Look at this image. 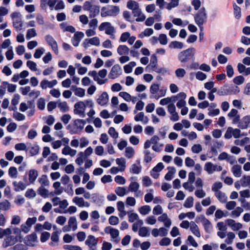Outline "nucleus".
Returning a JSON list of instances; mask_svg holds the SVG:
<instances>
[{
	"label": "nucleus",
	"mask_w": 250,
	"mask_h": 250,
	"mask_svg": "<svg viewBox=\"0 0 250 250\" xmlns=\"http://www.w3.org/2000/svg\"><path fill=\"white\" fill-rule=\"evenodd\" d=\"M201 221L204 226L206 231L207 232H210L212 228L211 222L204 216L202 218Z\"/></svg>",
	"instance_id": "28"
},
{
	"label": "nucleus",
	"mask_w": 250,
	"mask_h": 250,
	"mask_svg": "<svg viewBox=\"0 0 250 250\" xmlns=\"http://www.w3.org/2000/svg\"><path fill=\"white\" fill-rule=\"evenodd\" d=\"M61 181L63 185L67 186V188L64 189V192L68 195L72 196L74 194L73 184L69 177L67 175H64L62 177Z\"/></svg>",
	"instance_id": "7"
},
{
	"label": "nucleus",
	"mask_w": 250,
	"mask_h": 250,
	"mask_svg": "<svg viewBox=\"0 0 250 250\" xmlns=\"http://www.w3.org/2000/svg\"><path fill=\"white\" fill-rule=\"evenodd\" d=\"M120 8L117 6L107 5L101 10V16H116L119 14Z\"/></svg>",
	"instance_id": "3"
},
{
	"label": "nucleus",
	"mask_w": 250,
	"mask_h": 250,
	"mask_svg": "<svg viewBox=\"0 0 250 250\" xmlns=\"http://www.w3.org/2000/svg\"><path fill=\"white\" fill-rule=\"evenodd\" d=\"M86 105L83 101L76 103L74 106V113L82 118L85 117V110Z\"/></svg>",
	"instance_id": "8"
},
{
	"label": "nucleus",
	"mask_w": 250,
	"mask_h": 250,
	"mask_svg": "<svg viewBox=\"0 0 250 250\" xmlns=\"http://www.w3.org/2000/svg\"><path fill=\"white\" fill-rule=\"evenodd\" d=\"M150 210L151 207L148 205L142 206L138 209L139 213L143 215H146L148 214Z\"/></svg>",
	"instance_id": "47"
},
{
	"label": "nucleus",
	"mask_w": 250,
	"mask_h": 250,
	"mask_svg": "<svg viewBox=\"0 0 250 250\" xmlns=\"http://www.w3.org/2000/svg\"><path fill=\"white\" fill-rule=\"evenodd\" d=\"M134 120L136 122H142L144 124H146L148 121V118L145 116L143 112L138 113L134 117Z\"/></svg>",
	"instance_id": "29"
},
{
	"label": "nucleus",
	"mask_w": 250,
	"mask_h": 250,
	"mask_svg": "<svg viewBox=\"0 0 250 250\" xmlns=\"http://www.w3.org/2000/svg\"><path fill=\"white\" fill-rule=\"evenodd\" d=\"M250 141V139L249 137H245L242 140H235L234 143L237 146H243L245 144L249 143Z\"/></svg>",
	"instance_id": "60"
},
{
	"label": "nucleus",
	"mask_w": 250,
	"mask_h": 250,
	"mask_svg": "<svg viewBox=\"0 0 250 250\" xmlns=\"http://www.w3.org/2000/svg\"><path fill=\"white\" fill-rule=\"evenodd\" d=\"M232 136L234 138H239L242 136H244L246 135L245 133H242L241 130L238 128H232Z\"/></svg>",
	"instance_id": "55"
},
{
	"label": "nucleus",
	"mask_w": 250,
	"mask_h": 250,
	"mask_svg": "<svg viewBox=\"0 0 250 250\" xmlns=\"http://www.w3.org/2000/svg\"><path fill=\"white\" fill-rule=\"evenodd\" d=\"M99 29L100 31L104 30L105 33L110 35L112 39H115V36L114 35L115 28L110 23L108 22H103L99 26Z\"/></svg>",
	"instance_id": "6"
},
{
	"label": "nucleus",
	"mask_w": 250,
	"mask_h": 250,
	"mask_svg": "<svg viewBox=\"0 0 250 250\" xmlns=\"http://www.w3.org/2000/svg\"><path fill=\"white\" fill-rule=\"evenodd\" d=\"M233 175L236 177H240L242 174L241 166L238 165H234L231 168Z\"/></svg>",
	"instance_id": "35"
},
{
	"label": "nucleus",
	"mask_w": 250,
	"mask_h": 250,
	"mask_svg": "<svg viewBox=\"0 0 250 250\" xmlns=\"http://www.w3.org/2000/svg\"><path fill=\"white\" fill-rule=\"evenodd\" d=\"M77 229V221L75 217L71 216L69 218L68 221V225L64 226L62 228V231L63 232H67L70 231L71 229L75 231Z\"/></svg>",
	"instance_id": "12"
},
{
	"label": "nucleus",
	"mask_w": 250,
	"mask_h": 250,
	"mask_svg": "<svg viewBox=\"0 0 250 250\" xmlns=\"http://www.w3.org/2000/svg\"><path fill=\"white\" fill-rule=\"evenodd\" d=\"M171 1L169 3L167 4L166 8L168 10H170L172 8L177 7L179 4V0H170Z\"/></svg>",
	"instance_id": "62"
},
{
	"label": "nucleus",
	"mask_w": 250,
	"mask_h": 250,
	"mask_svg": "<svg viewBox=\"0 0 250 250\" xmlns=\"http://www.w3.org/2000/svg\"><path fill=\"white\" fill-rule=\"evenodd\" d=\"M84 33L82 32H77L72 39V42L74 46H78L81 40L84 37Z\"/></svg>",
	"instance_id": "23"
},
{
	"label": "nucleus",
	"mask_w": 250,
	"mask_h": 250,
	"mask_svg": "<svg viewBox=\"0 0 250 250\" xmlns=\"http://www.w3.org/2000/svg\"><path fill=\"white\" fill-rule=\"evenodd\" d=\"M85 243L89 248V250H97L98 239L95 236L90 235L87 237Z\"/></svg>",
	"instance_id": "16"
},
{
	"label": "nucleus",
	"mask_w": 250,
	"mask_h": 250,
	"mask_svg": "<svg viewBox=\"0 0 250 250\" xmlns=\"http://www.w3.org/2000/svg\"><path fill=\"white\" fill-rule=\"evenodd\" d=\"M119 55H127L129 54V49L125 45H119L117 50Z\"/></svg>",
	"instance_id": "33"
},
{
	"label": "nucleus",
	"mask_w": 250,
	"mask_h": 250,
	"mask_svg": "<svg viewBox=\"0 0 250 250\" xmlns=\"http://www.w3.org/2000/svg\"><path fill=\"white\" fill-rule=\"evenodd\" d=\"M45 40L48 44L51 47L52 50L54 51L55 54H58L59 51L58 44L54 38L50 35H47L45 37Z\"/></svg>",
	"instance_id": "21"
},
{
	"label": "nucleus",
	"mask_w": 250,
	"mask_h": 250,
	"mask_svg": "<svg viewBox=\"0 0 250 250\" xmlns=\"http://www.w3.org/2000/svg\"><path fill=\"white\" fill-rule=\"evenodd\" d=\"M38 172L35 169H31L28 171V180L31 184H34L38 176Z\"/></svg>",
	"instance_id": "26"
},
{
	"label": "nucleus",
	"mask_w": 250,
	"mask_h": 250,
	"mask_svg": "<svg viewBox=\"0 0 250 250\" xmlns=\"http://www.w3.org/2000/svg\"><path fill=\"white\" fill-rule=\"evenodd\" d=\"M223 187V184L220 182H216L214 183L211 187V190L214 192V193L220 191L219 190Z\"/></svg>",
	"instance_id": "53"
},
{
	"label": "nucleus",
	"mask_w": 250,
	"mask_h": 250,
	"mask_svg": "<svg viewBox=\"0 0 250 250\" xmlns=\"http://www.w3.org/2000/svg\"><path fill=\"white\" fill-rule=\"evenodd\" d=\"M215 197L218 201L222 203H225L228 200V197L226 194L222 191L214 193Z\"/></svg>",
	"instance_id": "32"
},
{
	"label": "nucleus",
	"mask_w": 250,
	"mask_h": 250,
	"mask_svg": "<svg viewBox=\"0 0 250 250\" xmlns=\"http://www.w3.org/2000/svg\"><path fill=\"white\" fill-rule=\"evenodd\" d=\"M84 10L90 11L91 12H93L94 15L98 14L100 12V7L97 5H93L91 2L86 1L83 5Z\"/></svg>",
	"instance_id": "17"
},
{
	"label": "nucleus",
	"mask_w": 250,
	"mask_h": 250,
	"mask_svg": "<svg viewBox=\"0 0 250 250\" xmlns=\"http://www.w3.org/2000/svg\"><path fill=\"white\" fill-rule=\"evenodd\" d=\"M171 49H181L183 48V43L178 41H173L170 43L168 45Z\"/></svg>",
	"instance_id": "45"
},
{
	"label": "nucleus",
	"mask_w": 250,
	"mask_h": 250,
	"mask_svg": "<svg viewBox=\"0 0 250 250\" xmlns=\"http://www.w3.org/2000/svg\"><path fill=\"white\" fill-rule=\"evenodd\" d=\"M20 235L21 233L7 235L3 240L2 246L4 248H7L14 245L18 241L19 239L21 238Z\"/></svg>",
	"instance_id": "5"
},
{
	"label": "nucleus",
	"mask_w": 250,
	"mask_h": 250,
	"mask_svg": "<svg viewBox=\"0 0 250 250\" xmlns=\"http://www.w3.org/2000/svg\"><path fill=\"white\" fill-rule=\"evenodd\" d=\"M115 192L120 197H123L126 194V188L125 187H118L116 188Z\"/></svg>",
	"instance_id": "56"
},
{
	"label": "nucleus",
	"mask_w": 250,
	"mask_h": 250,
	"mask_svg": "<svg viewBox=\"0 0 250 250\" xmlns=\"http://www.w3.org/2000/svg\"><path fill=\"white\" fill-rule=\"evenodd\" d=\"M21 233V230L17 227H11L5 229L0 228V238L9 234H18Z\"/></svg>",
	"instance_id": "10"
},
{
	"label": "nucleus",
	"mask_w": 250,
	"mask_h": 250,
	"mask_svg": "<svg viewBox=\"0 0 250 250\" xmlns=\"http://www.w3.org/2000/svg\"><path fill=\"white\" fill-rule=\"evenodd\" d=\"M227 238L225 242L228 245H231L233 242V240L235 237V234L231 231L228 232L226 235Z\"/></svg>",
	"instance_id": "42"
},
{
	"label": "nucleus",
	"mask_w": 250,
	"mask_h": 250,
	"mask_svg": "<svg viewBox=\"0 0 250 250\" xmlns=\"http://www.w3.org/2000/svg\"><path fill=\"white\" fill-rule=\"evenodd\" d=\"M118 210L119 211V216L121 218H123L126 214V212L125 210V205L123 202L118 201L117 203Z\"/></svg>",
	"instance_id": "30"
},
{
	"label": "nucleus",
	"mask_w": 250,
	"mask_h": 250,
	"mask_svg": "<svg viewBox=\"0 0 250 250\" xmlns=\"http://www.w3.org/2000/svg\"><path fill=\"white\" fill-rule=\"evenodd\" d=\"M147 71H154L157 72H160V69L157 67V59L155 55H152L151 57L149 64L146 67Z\"/></svg>",
	"instance_id": "15"
},
{
	"label": "nucleus",
	"mask_w": 250,
	"mask_h": 250,
	"mask_svg": "<svg viewBox=\"0 0 250 250\" xmlns=\"http://www.w3.org/2000/svg\"><path fill=\"white\" fill-rule=\"evenodd\" d=\"M38 181L40 184L41 186L47 187L49 185V180L46 175H42L38 178Z\"/></svg>",
	"instance_id": "37"
},
{
	"label": "nucleus",
	"mask_w": 250,
	"mask_h": 250,
	"mask_svg": "<svg viewBox=\"0 0 250 250\" xmlns=\"http://www.w3.org/2000/svg\"><path fill=\"white\" fill-rule=\"evenodd\" d=\"M135 153L134 149L130 146L126 147L125 150V156L127 158H131Z\"/></svg>",
	"instance_id": "52"
},
{
	"label": "nucleus",
	"mask_w": 250,
	"mask_h": 250,
	"mask_svg": "<svg viewBox=\"0 0 250 250\" xmlns=\"http://www.w3.org/2000/svg\"><path fill=\"white\" fill-rule=\"evenodd\" d=\"M136 65L135 62H131L128 64L124 66L125 72L126 74L130 73L132 71L133 68Z\"/></svg>",
	"instance_id": "44"
},
{
	"label": "nucleus",
	"mask_w": 250,
	"mask_h": 250,
	"mask_svg": "<svg viewBox=\"0 0 250 250\" xmlns=\"http://www.w3.org/2000/svg\"><path fill=\"white\" fill-rule=\"evenodd\" d=\"M167 89L163 87L160 89L159 85L157 83H153L150 87V92L156 100L166 95Z\"/></svg>",
	"instance_id": "1"
},
{
	"label": "nucleus",
	"mask_w": 250,
	"mask_h": 250,
	"mask_svg": "<svg viewBox=\"0 0 250 250\" xmlns=\"http://www.w3.org/2000/svg\"><path fill=\"white\" fill-rule=\"evenodd\" d=\"M85 158L86 157L83 155V152H80L78 154L75 162L78 166H81L83 164V161Z\"/></svg>",
	"instance_id": "59"
},
{
	"label": "nucleus",
	"mask_w": 250,
	"mask_h": 250,
	"mask_svg": "<svg viewBox=\"0 0 250 250\" xmlns=\"http://www.w3.org/2000/svg\"><path fill=\"white\" fill-rule=\"evenodd\" d=\"M11 208V204L7 200L0 202V208L3 210H7Z\"/></svg>",
	"instance_id": "63"
},
{
	"label": "nucleus",
	"mask_w": 250,
	"mask_h": 250,
	"mask_svg": "<svg viewBox=\"0 0 250 250\" xmlns=\"http://www.w3.org/2000/svg\"><path fill=\"white\" fill-rule=\"evenodd\" d=\"M226 224L233 231H237L243 228V225L239 222H236L232 219H228L226 220Z\"/></svg>",
	"instance_id": "19"
},
{
	"label": "nucleus",
	"mask_w": 250,
	"mask_h": 250,
	"mask_svg": "<svg viewBox=\"0 0 250 250\" xmlns=\"http://www.w3.org/2000/svg\"><path fill=\"white\" fill-rule=\"evenodd\" d=\"M243 212V209L242 208L238 207H236L235 209L233 210L230 212V216L233 218L239 217L241 214Z\"/></svg>",
	"instance_id": "41"
},
{
	"label": "nucleus",
	"mask_w": 250,
	"mask_h": 250,
	"mask_svg": "<svg viewBox=\"0 0 250 250\" xmlns=\"http://www.w3.org/2000/svg\"><path fill=\"white\" fill-rule=\"evenodd\" d=\"M104 231L105 233L110 234L111 241L112 242L118 243L120 241V232L118 229L110 226H107L104 228Z\"/></svg>",
	"instance_id": "4"
},
{
	"label": "nucleus",
	"mask_w": 250,
	"mask_h": 250,
	"mask_svg": "<svg viewBox=\"0 0 250 250\" xmlns=\"http://www.w3.org/2000/svg\"><path fill=\"white\" fill-rule=\"evenodd\" d=\"M88 75L91 76L93 78L95 82H97L98 84L100 85L104 84L106 83L107 81V79H102L99 78V76H98V73L96 71H91L88 72Z\"/></svg>",
	"instance_id": "24"
},
{
	"label": "nucleus",
	"mask_w": 250,
	"mask_h": 250,
	"mask_svg": "<svg viewBox=\"0 0 250 250\" xmlns=\"http://www.w3.org/2000/svg\"><path fill=\"white\" fill-rule=\"evenodd\" d=\"M73 91L76 96L80 98L83 97L85 94V89L81 87H75Z\"/></svg>",
	"instance_id": "49"
},
{
	"label": "nucleus",
	"mask_w": 250,
	"mask_h": 250,
	"mask_svg": "<svg viewBox=\"0 0 250 250\" xmlns=\"http://www.w3.org/2000/svg\"><path fill=\"white\" fill-rule=\"evenodd\" d=\"M58 83V81L56 80H54L51 81H49L46 79H43L40 83L41 87L43 89H45L47 88H51L53 87L54 86L57 85Z\"/></svg>",
	"instance_id": "22"
},
{
	"label": "nucleus",
	"mask_w": 250,
	"mask_h": 250,
	"mask_svg": "<svg viewBox=\"0 0 250 250\" xmlns=\"http://www.w3.org/2000/svg\"><path fill=\"white\" fill-rule=\"evenodd\" d=\"M148 191L149 192L146 193L145 195L144 200L146 203L150 202L154 198V196L153 195L154 190L153 189H150L148 190Z\"/></svg>",
	"instance_id": "54"
},
{
	"label": "nucleus",
	"mask_w": 250,
	"mask_h": 250,
	"mask_svg": "<svg viewBox=\"0 0 250 250\" xmlns=\"http://www.w3.org/2000/svg\"><path fill=\"white\" fill-rule=\"evenodd\" d=\"M45 52V50L43 47H39L36 49L34 54V57L36 59H40Z\"/></svg>",
	"instance_id": "61"
},
{
	"label": "nucleus",
	"mask_w": 250,
	"mask_h": 250,
	"mask_svg": "<svg viewBox=\"0 0 250 250\" xmlns=\"http://www.w3.org/2000/svg\"><path fill=\"white\" fill-rule=\"evenodd\" d=\"M167 169L168 171L165 175V179L167 181H170L173 178V175L175 173L176 170L175 168L173 167H167Z\"/></svg>",
	"instance_id": "34"
},
{
	"label": "nucleus",
	"mask_w": 250,
	"mask_h": 250,
	"mask_svg": "<svg viewBox=\"0 0 250 250\" xmlns=\"http://www.w3.org/2000/svg\"><path fill=\"white\" fill-rule=\"evenodd\" d=\"M241 186L244 188L250 187V176L244 175L240 180Z\"/></svg>",
	"instance_id": "38"
},
{
	"label": "nucleus",
	"mask_w": 250,
	"mask_h": 250,
	"mask_svg": "<svg viewBox=\"0 0 250 250\" xmlns=\"http://www.w3.org/2000/svg\"><path fill=\"white\" fill-rule=\"evenodd\" d=\"M194 55V48H189L180 52L178 54V59L181 63H186L190 58L193 57Z\"/></svg>",
	"instance_id": "2"
},
{
	"label": "nucleus",
	"mask_w": 250,
	"mask_h": 250,
	"mask_svg": "<svg viewBox=\"0 0 250 250\" xmlns=\"http://www.w3.org/2000/svg\"><path fill=\"white\" fill-rule=\"evenodd\" d=\"M239 126L242 129H246L250 127V115H247L243 117Z\"/></svg>",
	"instance_id": "25"
},
{
	"label": "nucleus",
	"mask_w": 250,
	"mask_h": 250,
	"mask_svg": "<svg viewBox=\"0 0 250 250\" xmlns=\"http://www.w3.org/2000/svg\"><path fill=\"white\" fill-rule=\"evenodd\" d=\"M72 202L79 208H89L90 206L89 203L84 201L83 197L79 196L74 197L72 199Z\"/></svg>",
	"instance_id": "18"
},
{
	"label": "nucleus",
	"mask_w": 250,
	"mask_h": 250,
	"mask_svg": "<svg viewBox=\"0 0 250 250\" xmlns=\"http://www.w3.org/2000/svg\"><path fill=\"white\" fill-rule=\"evenodd\" d=\"M140 187V186L139 183L135 181H132L128 186V191L133 192L136 197H139L142 195V192L139 190Z\"/></svg>",
	"instance_id": "13"
},
{
	"label": "nucleus",
	"mask_w": 250,
	"mask_h": 250,
	"mask_svg": "<svg viewBox=\"0 0 250 250\" xmlns=\"http://www.w3.org/2000/svg\"><path fill=\"white\" fill-rule=\"evenodd\" d=\"M228 115L230 118H234L233 121V123H236L239 120L240 116L238 115V111L235 109H231Z\"/></svg>",
	"instance_id": "39"
},
{
	"label": "nucleus",
	"mask_w": 250,
	"mask_h": 250,
	"mask_svg": "<svg viewBox=\"0 0 250 250\" xmlns=\"http://www.w3.org/2000/svg\"><path fill=\"white\" fill-rule=\"evenodd\" d=\"M186 74V71L182 68H179L175 71V76L178 79L183 78Z\"/></svg>",
	"instance_id": "50"
},
{
	"label": "nucleus",
	"mask_w": 250,
	"mask_h": 250,
	"mask_svg": "<svg viewBox=\"0 0 250 250\" xmlns=\"http://www.w3.org/2000/svg\"><path fill=\"white\" fill-rule=\"evenodd\" d=\"M38 194L43 198H47L49 196L48 190L45 188V187L41 186L38 189Z\"/></svg>",
	"instance_id": "46"
},
{
	"label": "nucleus",
	"mask_w": 250,
	"mask_h": 250,
	"mask_svg": "<svg viewBox=\"0 0 250 250\" xmlns=\"http://www.w3.org/2000/svg\"><path fill=\"white\" fill-rule=\"evenodd\" d=\"M229 90L228 85H225L224 86L220 87L218 90L217 94L219 96L227 95L229 94Z\"/></svg>",
	"instance_id": "48"
},
{
	"label": "nucleus",
	"mask_w": 250,
	"mask_h": 250,
	"mask_svg": "<svg viewBox=\"0 0 250 250\" xmlns=\"http://www.w3.org/2000/svg\"><path fill=\"white\" fill-rule=\"evenodd\" d=\"M139 235L141 237H147L150 235L149 229L146 227H142L139 230Z\"/></svg>",
	"instance_id": "43"
},
{
	"label": "nucleus",
	"mask_w": 250,
	"mask_h": 250,
	"mask_svg": "<svg viewBox=\"0 0 250 250\" xmlns=\"http://www.w3.org/2000/svg\"><path fill=\"white\" fill-rule=\"evenodd\" d=\"M190 229L192 233L197 237L199 238L201 237V233L199 231V229L198 226L195 223V222L193 221L190 222Z\"/></svg>",
	"instance_id": "31"
},
{
	"label": "nucleus",
	"mask_w": 250,
	"mask_h": 250,
	"mask_svg": "<svg viewBox=\"0 0 250 250\" xmlns=\"http://www.w3.org/2000/svg\"><path fill=\"white\" fill-rule=\"evenodd\" d=\"M223 169L222 166L214 164L210 162H207L204 166V170L208 174H212L215 172H219Z\"/></svg>",
	"instance_id": "9"
},
{
	"label": "nucleus",
	"mask_w": 250,
	"mask_h": 250,
	"mask_svg": "<svg viewBox=\"0 0 250 250\" xmlns=\"http://www.w3.org/2000/svg\"><path fill=\"white\" fill-rule=\"evenodd\" d=\"M108 101L109 96L106 92H103L96 100L98 104L102 106H105L108 104Z\"/></svg>",
	"instance_id": "20"
},
{
	"label": "nucleus",
	"mask_w": 250,
	"mask_h": 250,
	"mask_svg": "<svg viewBox=\"0 0 250 250\" xmlns=\"http://www.w3.org/2000/svg\"><path fill=\"white\" fill-rule=\"evenodd\" d=\"M13 185L15 187L16 191L23 190L25 189L27 187L26 185L21 181L13 182Z\"/></svg>",
	"instance_id": "36"
},
{
	"label": "nucleus",
	"mask_w": 250,
	"mask_h": 250,
	"mask_svg": "<svg viewBox=\"0 0 250 250\" xmlns=\"http://www.w3.org/2000/svg\"><path fill=\"white\" fill-rule=\"evenodd\" d=\"M122 73V69L121 66L116 64L111 68L108 77L110 79H115L120 76Z\"/></svg>",
	"instance_id": "14"
},
{
	"label": "nucleus",
	"mask_w": 250,
	"mask_h": 250,
	"mask_svg": "<svg viewBox=\"0 0 250 250\" xmlns=\"http://www.w3.org/2000/svg\"><path fill=\"white\" fill-rule=\"evenodd\" d=\"M58 108L60 109V111L62 112H65L69 109V107L66 102H60L58 104Z\"/></svg>",
	"instance_id": "64"
},
{
	"label": "nucleus",
	"mask_w": 250,
	"mask_h": 250,
	"mask_svg": "<svg viewBox=\"0 0 250 250\" xmlns=\"http://www.w3.org/2000/svg\"><path fill=\"white\" fill-rule=\"evenodd\" d=\"M24 243L26 246L29 247H35L38 243V237L35 233H33L31 234L26 236L24 239Z\"/></svg>",
	"instance_id": "11"
},
{
	"label": "nucleus",
	"mask_w": 250,
	"mask_h": 250,
	"mask_svg": "<svg viewBox=\"0 0 250 250\" xmlns=\"http://www.w3.org/2000/svg\"><path fill=\"white\" fill-rule=\"evenodd\" d=\"M8 174L12 178H16L18 174L17 168L14 167H10L8 170Z\"/></svg>",
	"instance_id": "57"
},
{
	"label": "nucleus",
	"mask_w": 250,
	"mask_h": 250,
	"mask_svg": "<svg viewBox=\"0 0 250 250\" xmlns=\"http://www.w3.org/2000/svg\"><path fill=\"white\" fill-rule=\"evenodd\" d=\"M195 21L202 31L203 28L202 25L206 21V17H195Z\"/></svg>",
	"instance_id": "40"
},
{
	"label": "nucleus",
	"mask_w": 250,
	"mask_h": 250,
	"mask_svg": "<svg viewBox=\"0 0 250 250\" xmlns=\"http://www.w3.org/2000/svg\"><path fill=\"white\" fill-rule=\"evenodd\" d=\"M85 124V121L82 119H77L74 122L75 125L80 130H82L84 128Z\"/></svg>",
	"instance_id": "51"
},
{
	"label": "nucleus",
	"mask_w": 250,
	"mask_h": 250,
	"mask_svg": "<svg viewBox=\"0 0 250 250\" xmlns=\"http://www.w3.org/2000/svg\"><path fill=\"white\" fill-rule=\"evenodd\" d=\"M144 153L145 154L144 161L146 163L150 162L154 157L153 154L151 153L148 150H145Z\"/></svg>",
	"instance_id": "58"
},
{
	"label": "nucleus",
	"mask_w": 250,
	"mask_h": 250,
	"mask_svg": "<svg viewBox=\"0 0 250 250\" xmlns=\"http://www.w3.org/2000/svg\"><path fill=\"white\" fill-rule=\"evenodd\" d=\"M77 150L71 148L69 146L66 145L62 149V154L65 155H69L71 157L74 156L77 153Z\"/></svg>",
	"instance_id": "27"
}]
</instances>
